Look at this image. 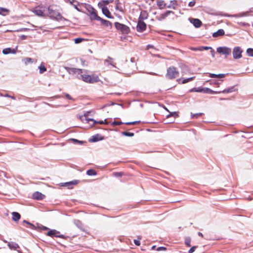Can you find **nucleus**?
<instances>
[{"mask_svg": "<svg viewBox=\"0 0 253 253\" xmlns=\"http://www.w3.org/2000/svg\"><path fill=\"white\" fill-rule=\"evenodd\" d=\"M68 71L70 74L77 75L78 78L82 79L83 81L87 83L93 84L99 81V78L97 75L83 74V71L80 69L71 68H69Z\"/></svg>", "mask_w": 253, "mask_h": 253, "instance_id": "1", "label": "nucleus"}, {"mask_svg": "<svg viewBox=\"0 0 253 253\" xmlns=\"http://www.w3.org/2000/svg\"><path fill=\"white\" fill-rule=\"evenodd\" d=\"M178 71L175 67H170L167 70L166 77L169 79H174L178 76Z\"/></svg>", "mask_w": 253, "mask_h": 253, "instance_id": "2", "label": "nucleus"}, {"mask_svg": "<svg viewBox=\"0 0 253 253\" xmlns=\"http://www.w3.org/2000/svg\"><path fill=\"white\" fill-rule=\"evenodd\" d=\"M216 51L218 53L226 56L230 55L231 53V48L226 46L218 47L217 48Z\"/></svg>", "mask_w": 253, "mask_h": 253, "instance_id": "3", "label": "nucleus"}, {"mask_svg": "<svg viewBox=\"0 0 253 253\" xmlns=\"http://www.w3.org/2000/svg\"><path fill=\"white\" fill-rule=\"evenodd\" d=\"M243 50L239 46L235 47L233 50V56L234 59H238L242 57Z\"/></svg>", "mask_w": 253, "mask_h": 253, "instance_id": "4", "label": "nucleus"}, {"mask_svg": "<svg viewBox=\"0 0 253 253\" xmlns=\"http://www.w3.org/2000/svg\"><path fill=\"white\" fill-rule=\"evenodd\" d=\"M115 24L116 28L123 33L127 34L129 32V29L127 26L117 22L115 23Z\"/></svg>", "mask_w": 253, "mask_h": 253, "instance_id": "5", "label": "nucleus"}, {"mask_svg": "<svg viewBox=\"0 0 253 253\" xmlns=\"http://www.w3.org/2000/svg\"><path fill=\"white\" fill-rule=\"evenodd\" d=\"M48 11L49 15L53 19L58 21L61 20L62 19V16L58 11H56L52 9H49Z\"/></svg>", "mask_w": 253, "mask_h": 253, "instance_id": "6", "label": "nucleus"}, {"mask_svg": "<svg viewBox=\"0 0 253 253\" xmlns=\"http://www.w3.org/2000/svg\"><path fill=\"white\" fill-rule=\"evenodd\" d=\"M170 14H174V12L172 11L168 10L165 13L161 14L160 15L157 17V19L159 21L163 20L166 18Z\"/></svg>", "mask_w": 253, "mask_h": 253, "instance_id": "7", "label": "nucleus"}, {"mask_svg": "<svg viewBox=\"0 0 253 253\" xmlns=\"http://www.w3.org/2000/svg\"><path fill=\"white\" fill-rule=\"evenodd\" d=\"M146 25L141 20H139L137 26V30L138 32H143L146 29Z\"/></svg>", "mask_w": 253, "mask_h": 253, "instance_id": "8", "label": "nucleus"}, {"mask_svg": "<svg viewBox=\"0 0 253 253\" xmlns=\"http://www.w3.org/2000/svg\"><path fill=\"white\" fill-rule=\"evenodd\" d=\"M190 21L196 28H199L202 25V22L198 19L191 18Z\"/></svg>", "mask_w": 253, "mask_h": 253, "instance_id": "9", "label": "nucleus"}, {"mask_svg": "<svg viewBox=\"0 0 253 253\" xmlns=\"http://www.w3.org/2000/svg\"><path fill=\"white\" fill-rule=\"evenodd\" d=\"M44 195L39 192H36L33 194V198L37 200H41L44 198Z\"/></svg>", "mask_w": 253, "mask_h": 253, "instance_id": "10", "label": "nucleus"}, {"mask_svg": "<svg viewBox=\"0 0 253 253\" xmlns=\"http://www.w3.org/2000/svg\"><path fill=\"white\" fill-rule=\"evenodd\" d=\"M17 51V47L15 48H6L3 49L2 53L4 54H8L9 53L15 54Z\"/></svg>", "mask_w": 253, "mask_h": 253, "instance_id": "11", "label": "nucleus"}, {"mask_svg": "<svg viewBox=\"0 0 253 253\" xmlns=\"http://www.w3.org/2000/svg\"><path fill=\"white\" fill-rule=\"evenodd\" d=\"M79 118L81 120V121L82 122H83V123H88L89 122L94 121V120L93 119H88V118H87L86 115H84L80 116L79 117Z\"/></svg>", "mask_w": 253, "mask_h": 253, "instance_id": "12", "label": "nucleus"}, {"mask_svg": "<svg viewBox=\"0 0 253 253\" xmlns=\"http://www.w3.org/2000/svg\"><path fill=\"white\" fill-rule=\"evenodd\" d=\"M157 5L160 9H163L167 7V4L163 0H157Z\"/></svg>", "mask_w": 253, "mask_h": 253, "instance_id": "13", "label": "nucleus"}, {"mask_svg": "<svg viewBox=\"0 0 253 253\" xmlns=\"http://www.w3.org/2000/svg\"><path fill=\"white\" fill-rule=\"evenodd\" d=\"M90 18L91 20H101V18L97 15V13L94 10L90 13Z\"/></svg>", "mask_w": 253, "mask_h": 253, "instance_id": "14", "label": "nucleus"}, {"mask_svg": "<svg viewBox=\"0 0 253 253\" xmlns=\"http://www.w3.org/2000/svg\"><path fill=\"white\" fill-rule=\"evenodd\" d=\"M33 12L38 16H43V12L42 10L41 9L40 6H38L35 8L33 10Z\"/></svg>", "mask_w": 253, "mask_h": 253, "instance_id": "15", "label": "nucleus"}, {"mask_svg": "<svg viewBox=\"0 0 253 253\" xmlns=\"http://www.w3.org/2000/svg\"><path fill=\"white\" fill-rule=\"evenodd\" d=\"M59 234V232L56 231V230H50L47 233V235L48 236H54L55 237H60V236Z\"/></svg>", "mask_w": 253, "mask_h": 253, "instance_id": "16", "label": "nucleus"}, {"mask_svg": "<svg viewBox=\"0 0 253 253\" xmlns=\"http://www.w3.org/2000/svg\"><path fill=\"white\" fill-rule=\"evenodd\" d=\"M7 245L11 250H16L19 248V245L14 242H8Z\"/></svg>", "mask_w": 253, "mask_h": 253, "instance_id": "17", "label": "nucleus"}, {"mask_svg": "<svg viewBox=\"0 0 253 253\" xmlns=\"http://www.w3.org/2000/svg\"><path fill=\"white\" fill-rule=\"evenodd\" d=\"M224 34V31L223 29H219L216 32L212 34L213 37H217L219 36H223Z\"/></svg>", "mask_w": 253, "mask_h": 253, "instance_id": "18", "label": "nucleus"}, {"mask_svg": "<svg viewBox=\"0 0 253 253\" xmlns=\"http://www.w3.org/2000/svg\"><path fill=\"white\" fill-rule=\"evenodd\" d=\"M12 219L13 220L15 221H18L20 218V214L17 212H13L12 213Z\"/></svg>", "mask_w": 253, "mask_h": 253, "instance_id": "19", "label": "nucleus"}, {"mask_svg": "<svg viewBox=\"0 0 253 253\" xmlns=\"http://www.w3.org/2000/svg\"><path fill=\"white\" fill-rule=\"evenodd\" d=\"M203 92L204 93H209L211 94H214V93H221V91H213L209 88L206 87L203 88Z\"/></svg>", "mask_w": 253, "mask_h": 253, "instance_id": "20", "label": "nucleus"}, {"mask_svg": "<svg viewBox=\"0 0 253 253\" xmlns=\"http://www.w3.org/2000/svg\"><path fill=\"white\" fill-rule=\"evenodd\" d=\"M195 78V77H190L187 79L184 78H180L179 79V81L182 84H186L187 83H188L191 81H192Z\"/></svg>", "mask_w": 253, "mask_h": 253, "instance_id": "21", "label": "nucleus"}, {"mask_svg": "<svg viewBox=\"0 0 253 253\" xmlns=\"http://www.w3.org/2000/svg\"><path fill=\"white\" fill-rule=\"evenodd\" d=\"M100 21H101L102 24L105 26L108 27L109 28H111L112 27V24L110 21L102 19V18L101 20H100Z\"/></svg>", "mask_w": 253, "mask_h": 253, "instance_id": "22", "label": "nucleus"}, {"mask_svg": "<svg viewBox=\"0 0 253 253\" xmlns=\"http://www.w3.org/2000/svg\"><path fill=\"white\" fill-rule=\"evenodd\" d=\"M102 11L103 13L107 17L110 18L111 13L109 11V10L108 9V8L106 7H103L102 8Z\"/></svg>", "mask_w": 253, "mask_h": 253, "instance_id": "23", "label": "nucleus"}, {"mask_svg": "<svg viewBox=\"0 0 253 253\" xmlns=\"http://www.w3.org/2000/svg\"><path fill=\"white\" fill-rule=\"evenodd\" d=\"M176 0H171L170 2V4L167 5V7L169 8H172L173 9H175V6L176 5Z\"/></svg>", "mask_w": 253, "mask_h": 253, "instance_id": "24", "label": "nucleus"}, {"mask_svg": "<svg viewBox=\"0 0 253 253\" xmlns=\"http://www.w3.org/2000/svg\"><path fill=\"white\" fill-rule=\"evenodd\" d=\"M209 76L211 78H222L225 77V74H215L210 73Z\"/></svg>", "mask_w": 253, "mask_h": 253, "instance_id": "25", "label": "nucleus"}, {"mask_svg": "<svg viewBox=\"0 0 253 253\" xmlns=\"http://www.w3.org/2000/svg\"><path fill=\"white\" fill-rule=\"evenodd\" d=\"M249 15V12L247 11L245 12H242L238 14L232 15V17H243V16H247Z\"/></svg>", "mask_w": 253, "mask_h": 253, "instance_id": "26", "label": "nucleus"}, {"mask_svg": "<svg viewBox=\"0 0 253 253\" xmlns=\"http://www.w3.org/2000/svg\"><path fill=\"white\" fill-rule=\"evenodd\" d=\"M9 12V10L2 7H0V14L3 16L6 15Z\"/></svg>", "mask_w": 253, "mask_h": 253, "instance_id": "27", "label": "nucleus"}, {"mask_svg": "<svg viewBox=\"0 0 253 253\" xmlns=\"http://www.w3.org/2000/svg\"><path fill=\"white\" fill-rule=\"evenodd\" d=\"M39 72L40 74H42L44 72L46 71V68L43 65L42 63L40 66L39 67Z\"/></svg>", "mask_w": 253, "mask_h": 253, "instance_id": "28", "label": "nucleus"}, {"mask_svg": "<svg viewBox=\"0 0 253 253\" xmlns=\"http://www.w3.org/2000/svg\"><path fill=\"white\" fill-rule=\"evenodd\" d=\"M103 138L102 137L99 135H97L96 136H92V139L91 140V141L92 142H96V141H97L98 140H102Z\"/></svg>", "mask_w": 253, "mask_h": 253, "instance_id": "29", "label": "nucleus"}, {"mask_svg": "<svg viewBox=\"0 0 253 253\" xmlns=\"http://www.w3.org/2000/svg\"><path fill=\"white\" fill-rule=\"evenodd\" d=\"M147 18V14L145 12H141L139 20H141L143 21V20L146 19Z\"/></svg>", "mask_w": 253, "mask_h": 253, "instance_id": "30", "label": "nucleus"}, {"mask_svg": "<svg viewBox=\"0 0 253 253\" xmlns=\"http://www.w3.org/2000/svg\"><path fill=\"white\" fill-rule=\"evenodd\" d=\"M177 116H178V114H177V112H170L169 115H168L167 116V117L168 118H169L170 117H173L175 118V117H177Z\"/></svg>", "mask_w": 253, "mask_h": 253, "instance_id": "31", "label": "nucleus"}, {"mask_svg": "<svg viewBox=\"0 0 253 253\" xmlns=\"http://www.w3.org/2000/svg\"><path fill=\"white\" fill-rule=\"evenodd\" d=\"M247 53L250 56H253V48H249L247 50Z\"/></svg>", "mask_w": 253, "mask_h": 253, "instance_id": "32", "label": "nucleus"}, {"mask_svg": "<svg viewBox=\"0 0 253 253\" xmlns=\"http://www.w3.org/2000/svg\"><path fill=\"white\" fill-rule=\"evenodd\" d=\"M92 122H93V125H94L96 123H98L99 124H107L106 120H105L104 121H100L99 122H97V121L94 120V121H92Z\"/></svg>", "mask_w": 253, "mask_h": 253, "instance_id": "33", "label": "nucleus"}, {"mask_svg": "<svg viewBox=\"0 0 253 253\" xmlns=\"http://www.w3.org/2000/svg\"><path fill=\"white\" fill-rule=\"evenodd\" d=\"M88 175H94L96 174L95 171L93 169H89L86 172Z\"/></svg>", "mask_w": 253, "mask_h": 253, "instance_id": "34", "label": "nucleus"}, {"mask_svg": "<svg viewBox=\"0 0 253 253\" xmlns=\"http://www.w3.org/2000/svg\"><path fill=\"white\" fill-rule=\"evenodd\" d=\"M24 62L25 64H27L29 63L33 62L32 59L31 58L27 57L24 59Z\"/></svg>", "mask_w": 253, "mask_h": 253, "instance_id": "35", "label": "nucleus"}, {"mask_svg": "<svg viewBox=\"0 0 253 253\" xmlns=\"http://www.w3.org/2000/svg\"><path fill=\"white\" fill-rule=\"evenodd\" d=\"M233 91V87H231V88H229L228 89H224L222 91H220L221 92H223V93H229V92H231Z\"/></svg>", "mask_w": 253, "mask_h": 253, "instance_id": "36", "label": "nucleus"}, {"mask_svg": "<svg viewBox=\"0 0 253 253\" xmlns=\"http://www.w3.org/2000/svg\"><path fill=\"white\" fill-rule=\"evenodd\" d=\"M123 134L127 136H133L134 135V133L132 132H123Z\"/></svg>", "mask_w": 253, "mask_h": 253, "instance_id": "37", "label": "nucleus"}, {"mask_svg": "<svg viewBox=\"0 0 253 253\" xmlns=\"http://www.w3.org/2000/svg\"><path fill=\"white\" fill-rule=\"evenodd\" d=\"M193 91H194L195 92H203V88L202 87H199L198 88H194L192 89Z\"/></svg>", "mask_w": 253, "mask_h": 253, "instance_id": "38", "label": "nucleus"}, {"mask_svg": "<svg viewBox=\"0 0 253 253\" xmlns=\"http://www.w3.org/2000/svg\"><path fill=\"white\" fill-rule=\"evenodd\" d=\"M84 40L82 38H77L75 39V42L76 43H79L81 42Z\"/></svg>", "mask_w": 253, "mask_h": 253, "instance_id": "39", "label": "nucleus"}, {"mask_svg": "<svg viewBox=\"0 0 253 253\" xmlns=\"http://www.w3.org/2000/svg\"><path fill=\"white\" fill-rule=\"evenodd\" d=\"M167 250L166 248L164 247H158L157 249V251H165Z\"/></svg>", "mask_w": 253, "mask_h": 253, "instance_id": "40", "label": "nucleus"}, {"mask_svg": "<svg viewBox=\"0 0 253 253\" xmlns=\"http://www.w3.org/2000/svg\"><path fill=\"white\" fill-rule=\"evenodd\" d=\"M211 48H212L211 47H209V46H202V47L199 48V49L200 50H202V49L208 50L209 49H211Z\"/></svg>", "mask_w": 253, "mask_h": 253, "instance_id": "41", "label": "nucleus"}, {"mask_svg": "<svg viewBox=\"0 0 253 253\" xmlns=\"http://www.w3.org/2000/svg\"><path fill=\"white\" fill-rule=\"evenodd\" d=\"M202 113H197L191 115L192 118H198L199 116L201 115Z\"/></svg>", "mask_w": 253, "mask_h": 253, "instance_id": "42", "label": "nucleus"}, {"mask_svg": "<svg viewBox=\"0 0 253 253\" xmlns=\"http://www.w3.org/2000/svg\"><path fill=\"white\" fill-rule=\"evenodd\" d=\"M196 248V246H193L189 250L188 253H193L195 251Z\"/></svg>", "mask_w": 253, "mask_h": 253, "instance_id": "43", "label": "nucleus"}, {"mask_svg": "<svg viewBox=\"0 0 253 253\" xmlns=\"http://www.w3.org/2000/svg\"><path fill=\"white\" fill-rule=\"evenodd\" d=\"M185 244L188 246H190V239H186L185 240Z\"/></svg>", "mask_w": 253, "mask_h": 253, "instance_id": "44", "label": "nucleus"}, {"mask_svg": "<svg viewBox=\"0 0 253 253\" xmlns=\"http://www.w3.org/2000/svg\"><path fill=\"white\" fill-rule=\"evenodd\" d=\"M195 4V1H190L189 4H188V5L190 7H192L193 6H194Z\"/></svg>", "mask_w": 253, "mask_h": 253, "instance_id": "45", "label": "nucleus"}, {"mask_svg": "<svg viewBox=\"0 0 253 253\" xmlns=\"http://www.w3.org/2000/svg\"><path fill=\"white\" fill-rule=\"evenodd\" d=\"M76 184V182H73V181H72V182H68V183H65V185L66 186H70L71 185H72V184Z\"/></svg>", "mask_w": 253, "mask_h": 253, "instance_id": "46", "label": "nucleus"}, {"mask_svg": "<svg viewBox=\"0 0 253 253\" xmlns=\"http://www.w3.org/2000/svg\"><path fill=\"white\" fill-rule=\"evenodd\" d=\"M134 243L137 246H139L140 245V242L139 240H134Z\"/></svg>", "mask_w": 253, "mask_h": 253, "instance_id": "47", "label": "nucleus"}, {"mask_svg": "<svg viewBox=\"0 0 253 253\" xmlns=\"http://www.w3.org/2000/svg\"><path fill=\"white\" fill-rule=\"evenodd\" d=\"M122 124L121 122H114L113 123V125H120Z\"/></svg>", "mask_w": 253, "mask_h": 253, "instance_id": "48", "label": "nucleus"}, {"mask_svg": "<svg viewBox=\"0 0 253 253\" xmlns=\"http://www.w3.org/2000/svg\"><path fill=\"white\" fill-rule=\"evenodd\" d=\"M114 175L115 176H122V173L121 172H115L114 173Z\"/></svg>", "mask_w": 253, "mask_h": 253, "instance_id": "49", "label": "nucleus"}, {"mask_svg": "<svg viewBox=\"0 0 253 253\" xmlns=\"http://www.w3.org/2000/svg\"><path fill=\"white\" fill-rule=\"evenodd\" d=\"M211 56H212V57H214L215 56V52H214V50L212 49V48L211 50Z\"/></svg>", "mask_w": 253, "mask_h": 253, "instance_id": "50", "label": "nucleus"}, {"mask_svg": "<svg viewBox=\"0 0 253 253\" xmlns=\"http://www.w3.org/2000/svg\"><path fill=\"white\" fill-rule=\"evenodd\" d=\"M136 123V122H128V123H126V124L129 125H134V124H135Z\"/></svg>", "mask_w": 253, "mask_h": 253, "instance_id": "51", "label": "nucleus"}, {"mask_svg": "<svg viewBox=\"0 0 253 253\" xmlns=\"http://www.w3.org/2000/svg\"><path fill=\"white\" fill-rule=\"evenodd\" d=\"M24 222H25V223H26L27 224H29V225H30L32 227V228H34V225H33L32 224H31V223H30L28 222V221H27L24 220Z\"/></svg>", "mask_w": 253, "mask_h": 253, "instance_id": "52", "label": "nucleus"}, {"mask_svg": "<svg viewBox=\"0 0 253 253\" xmlns=\"http://www.w3.org/2000/svg\"><path fill=\"white\" fill-rule=\"evenodd\" d=\"M213 84H216L217 85H219V84H220V83L218 82H214Z\"/></svg>", "mask_w": 253, "mask_h": 253, "instance_id": "53", "label": "nucleus"}, {"mask_svg": "<svg viewBox=\"0 0 253 253\" xmlns=\"http://www.w3.org/2000/svg\"><path fill=\"white\" fill-rule=\"evenodd\" d=\"M66 97H67V98H68V99H71V96H70V95H69V94H67V95H66Z\"/></svg>", "mask_w": 253, "mask_h": 253, "instance_id": "54", "label": "nucleus"}, {"mask_svg": "<svg viewBox=\"0 0 253 253\" xmlns=\"http://www.w3.org/2000/svg\"><path fill=\"white\" fill-rule=\"evenodd\" d=\"M198 235H199V236H201V237H203V234H202V233H201V232H199V233H198Z\"/></svg>", "mask_w": 253, "mask_h": 253, "instance_id": "55", "label": "nucleus"}, {"mask_svg": "<svg viewBox=\"0 0 253 253\" xmlns=\"http://www.w3.org/2000/svg\"><path fill=\"white\" fill-rule=\"evenodd\" d=\"M70 3L73 4V2L74 1V0H69Z\"/></svg>", "mask_w": 253, "mask_h": 253, "instance_id": "56", "label": "nucleus"}, {"mask_svg": "<svg viewBox=\"0 0 253 253\" xmlns=\"http://www.w3.org/2000/svg\"><path fill=\"white\" fill-rule=\"evenodd\" d=\"M74 6L75 8H76L77 10L79 11V9H78L77 5H74Z\"/></svg>", "mask_w": 253, "mask_h": 253, "instance_id": "57", "label": "nucleus"}, {"mask_svg": "<svg viewBox=\"0 0 253 253\" xmlns=\"http://www.w3.org/2000/svg\"><path fill=\"white\" fill-rule=\"evenodd\" d=\"M191 49L193 50H199V48H192Z\"/></svg>", "mask_w": 253, "mask_h": 253, "instance_id": "58", "label": "nucleus"}, {"mask_svg": "<svg viewBox=\"0 0 253 253\" xmlns=\"http://www.w3.org/2000/svg\"><path fill=\"white\" fill-rule=\"evenodd\" d=\"M73 140H74V141H75L78 142H79V143H82V142H81V141H80L77 140H76V139H73Z\"/></svg>", "mask_w": 253, "mask_h": 253, "instance_id": "59", "label": "nucleus"}, {"mask_svg": "<svg viewBox=\"0 0 253 253\" xmlns=\"http://www.w3.org/2000/svg\"><path fill=\"white\" fill-rule=\"evenodd\" d=\"M156 246H153L152 247V250H154L155 248H156Z\"/></svg>", "mask_w": 253, "mask_h": 253, "instance_id": "60", "label": "nucleus"}, {"mask_svg": "<svg viewBox=\"0 0 253 253\" xmlns=\"http://www.w3.org/2000/svg\"><path fill=\"white\" fill-rule=\"evenodd\" d=\"M2 241H3L4 242H5V243H7V242L6 240H3Z\"/></svg>", "mask_w": 253, "mask_h": 253, "instance_id": "61", "label": "nucleus"}, {"mask_svg": "<svg viewBox=\"0 0 253 253\" xmlns=\"http://www.w3.org/2000/svg\"><path fill=\"white\" fill-rule=\"evenodd\" d=\"M44 229H47V227H44Z\"/></svg>", "mask_w": 253, "mask_h": 253, "instance_id": "62", "label": "nucleus"}, {"mask_svg": "<svg viewBox=\"0 0 253 253\" xmlns=\"http://www.w3.org/2000/svg\"><path fill=\"white\" fill-rule=\"evenodd\" d=\"M166 110H167V111H168V110L167 109V108H165Z\"/></svg>", "mask_w": 253, "mask_h": 253, "instance_id": "63", "label": "nucleus"}]
</instances>
